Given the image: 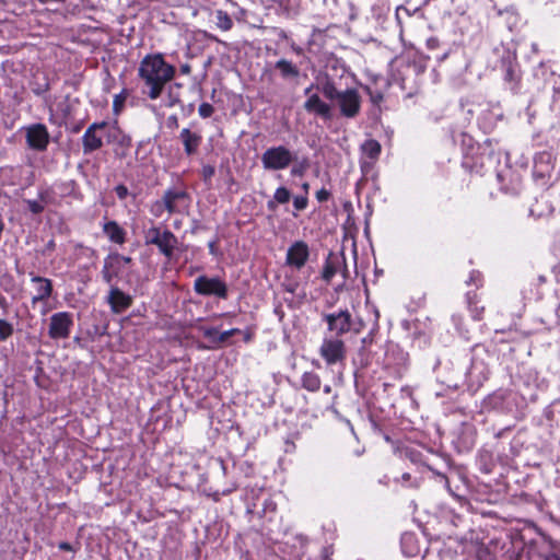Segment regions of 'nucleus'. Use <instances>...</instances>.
<instances>
[{
	"label": "nucleus",
	"mask_w": 560,
	"mask_h": 560,
	"mask_svg": "<svg viewBox=\"0 0 560 560\" xmlns=\"http://www.w3.org/2000/svg\"><path fill=\"white\" fill-rule=\"evenodd\" d=\"M8 306H9V304L7 302V299L3 295L0 294V307L2 310L7 311Z\"/></svg>",
	"instance_id": "0e129e2a"
},
{
	"label": "nucleus",
	"mask_w": 560,
	"mask_h": 560,
	"mask_svg": "<svg viewBox=\"0 0 560 560\" xmlns=\"http://www.w3.org/2000/svg\"><path fill=\"white\" fill-rule=\"evenodd\" d=\"M361 343H362V346H365L368 348V345L372 343V338L371 337H364V338H362Z\"/></svg>",
	"instance_id": "338daca9"
},
{
	"label": "nucleus",
	"mask_w": 560,
	"mask_h": 560,
	"mask_svg": "<svg viewBox=\"0 0 560 560\" xmlns=\"http://www.w3.org/2000/svg\"><path fill=\"white\" fill-rule=\"evenodd\" d=\"M102 231L109 242L122 245L127 240V231L115 220H106L102 224Z\"/></svg>",
	"instance_id": "393cba45"
},
{
	"label": "nucleus",
	"mask_w": 560,
	"mask_h": 560,
	"mask_svg": "<svg viewBox=\"0 0 560 560\" xmlns=\"http://www.w3.org/2000/svg\"><path fill=\"white\" fill-rule=\"evenodd\" d=\"M194 291L202 296H217L222 300L229 298L228 284L219 277L199 276L194 281Z\"/></svg>",
	"instance_id": "0eeeda50"
},
{
	"label": "nucleus",
	"mask_w": 560,
	"mask_h": 560,
	"mask_svg": "<svg viewBox=\"0 0 560 560\" xmlns=\"http://www.w3.org/2000/svg\"><path fill=\"white\" fill-rule=\"evenodd\" d=\"M114 258L117 259V260L122 261L124 266L125 265H130L132 262V258L131 257L120 255L119 253H117V256H114Z\"/></svg>",
	"instance_id": "4d7b16f0"
},
{
	"label": "nucleus",
	"mask_w": 560,
	"mask_h": 560,
	"mask_svg": "<svg viewBox=\"0 0 560 560\" xmlns=\"http://www.w3.org/2000/svg\"><path fill=\"white\" fill-rule=\"evenodd\" d=\"M436 380L447 389L457 390L465 382L466 366L458 359L438 360L434 366Z\"/></svg>",
	"instance_id": "20e7f679"
},
{
	"label": "nucleus",
	"mask_w": 560,
	"mask_h": 560,
	"mask_svg": "<svg viewBox=\"0 0 560 560\" xmlns=\"http://www.w3.org/2000/svg\"><path fill=\"white\" fill-rule=\"evenodd\" d=\"M550 160H551V154L548 153V152H541L539 153L536 159H535V162L536 164L538 163H550Z\"/></svg>",
	"instance_id": "864d4df0"
},
{
	"label": "nucleus",
	"mask_w": 560,
	"mask_h": 560,
	"mask_svg": "<svg viewBox=\"0 0 560 560\" xmlns=\"http://www.w3.org/2000/svg\"><path fill=\"white\" fill-rule=\"evenodd\" d=\"M215 174V168L212 165H203L201 170V176L207 185H211V179Z\"/></svg>",
	"instance_id": "ea45409f"
},
{
	"label": "nucleus",
	"mask_w": 560,
	"mask_h": 560,
	"mask_svg": "<svg viewBox=\"0 0 560 560\" xmlns=\"http://www.w3.org/2000/svg\"><path fill=\"white\" fill-rule=\"evenodd\" d=\"M202 334L205 338L211 339L215 342L219 331L214 327H208L202 329Z\"/></svg>",
	"instance_id": "8fccbe9b"
},
{
	"label": "nucleus",
	"mask_w": 560,
	"mask_h": 560,
	"mask_svg": "<svg viewBox=\"0 0 560 560\" xmlns=\"http://www.w3.org/2000/svg\"><path fill=\"white\" fill-rule=\"evenodd\" d=\"M364 90L370 96V101L373 105L378 106L383 102L384 95L381 91L372 90L370 86H364Z\"/></svg>",
	"instance_id": "58836bf2"
},
{
	"label": "nucleus",
	"mask_w": 560,
	"mask_h": 560,
	"mask_svg": "<svg viewBox=\"0 0 560 560\" xmlns=\"http://www.w3.org/2000/svg\"><path fill=\"white\" fill-rule=\"evenodd\" d=\"M189 199L190 197L185 189L174 187L164 191L161 201H158L156 206H163L170 214H173L179 211L182 202L189 201Z\"/></svg>",
	"instance_id": "a211bd4d"
},
{
	"label": "nucleus",
	"mask_w": 560,
	"mask_h": 560,
	"mask_svg": "<svg viewBox=\"0 0 560 560\" xmlns=\"http://www.w3.org/2000/svg\"><path fill=\"white\" fill-rule=\"evenodd\" d=\"M73 326V315L69 312H58L50 316L48 335L51 339L69 338Z\"/></svg>",
	"instance_id": "2eb2a0df"
},
{
	"label": "nucleus",
	"mask_w": 560,
	"mask_h": 560,
	"mask_svg": "<svg viewBox=\"0 0 560 560\" xmlns=\"http://www.w3.org/2000/svg\"><path fill=\"white\" fill-rule=\"evenodd\" d=\"M182 85L178 83L167 85V102L165 106L174 107L175 105L180 103L179 94L174 91V88H180Z\"/></svg>",
	"instance_id": "72a5a7b5"
},
{
	"label": "nucleus",
	"mask_w": 560,
	"mask_h": 560,
	"mask_svg": "<svg viewBox=\"0 0 560 560\" xmlns=\"http://www.w3.org/2000/svg\"><path fill=\"white\" fill-rule=\"evenodd\" d=\"M480 469L488 474L490 472V466H489V455L487 453H481L478 459Z\"/></svg>",
	"instance_id": "09e8293b"
},
{
	"label": "nucleus",
	"mask_w": 560,
	"mask_h": 560,
	"mask_svg": "<svg viewBox=\"0 0 560 560\" xmlns=\"http://www.w3.org/2000/svg\"><path fill=\"white\" fill-rule=\"evenodd\" d=\"M322 319L327 324V330L336 338L348 334L353 326L352 315L347 308L323 313Z\"/></svg>",
	"instance_id": "1a4fd4ad"
},
{
	"label": "nucleus",
	"mask_w": 560,
	"mask_h": 560,
	"mask_svg": "<svg viewBox=\"0 0 560 560\" xmlns=\"http://www.w3.org/2000/svg\"><path fill=\"white\" fill-rule=\"evenodd\" d=\"M56 247V243L54 240H50L47 244H46V249L47 250H54Z\"/></svg>",
	"instance_id": "69168bd1"
},
{
	"label": "nucleus",
	"mask_w": 560,
	"mask_h": 560,
	"mask_svg": "<svg viewBox=\"0 0 560 560\" xmlns=\"http://www.w3.org/2000/svg\"><path fill=\"white\" fill-rule=\"evenodd\" d=\"M80 104L78 97H71L67 94L56 104V113L54 112V121L58 126L66 125L69 119L74 116L75 107Z\"/></svg>",
	"instance_id": "aec40b11"
},
{
	"label": "nucleus",
	"mask_w": 560,
	"mask_h": 560,
	"mask_svg": "<svg viewBox=\"0 0 560 560\" xmlns=\"http://www.w3.org/2000/svg\"><path fill=\"white\" fill-rule=\"evenodd\" d=\"M176 68L166 62L160 52L149 54L142 58L138 67L141 81V93L151 101L158 100L174 79Z\"/></svg>",
	"instance_id": "f257e3e1"
},
{
	"label": "nucleus",
	"mask_w": 560,
	"mask_h": 560,
	"mask_svg": "<svg viewBox=\"0 0 560 560\" xmlns=\"http://www.w3.org/2000/svg\"><path fill=\"white\" fill-rule=\"evenodd\" d=\"M291 197V191L287 187L280 186L276 189L272 199L267 201V209L271 212H276L278 206L288 203Z\"/></svg>",
	"instance_id": "a878e982"
},
{
	"label": "nucleus",
	"mask_w": 560,
	"mask_h": 560,
	"mask_svg": "<svg viewBox=\"0 0 560 560\" xmlns=\"http://www.w3.org/2000/svg\"><path fill=\"white\" fill-rule=\"evenodd\" d=\"M427 468L432 471L435 480L442 482L452 495L460 498V494L457 493L458 486H456L455 490L452 488V483L456 480L464 481V477L458 468L451 466L448 463L444 464V468H438L430 464L427 465Z\"/></svg>",
	"instance_id": "9b49d317"
},
{
	"label": "nucleus",
	"mask_w": 560,
	"mask_h": 560,
	"mask_svg": "<svg viewBox=\"0 0 560 560\" xmlns=\"http://www.w3.org/2000/svg\"><path fill=\"white\" fill-rule=\"evenodd\" d=\"M143 238L145 245L156 246L168 260L173 258L174 250L178 245V238L172 231L155 225L144 231Z\"/></svg>",
	"instance_id": "39448f33"
},
{
	"label": "nucleus",
	"mask_w": 560,
	"mask_h": 560,
	"mask_svg": "<svg viewBox=\"0 0 560 560\" xmlns=\"http://www.w3.org/2000/svg\"><path fill=\"white\" fill-rule=\"evenodd\" d=\"M363 153L371 160H376L382 151L380 142L375 139H368L361 145Z\"/></svg>",
	"instance_id": "c85d7f7f"
},
{
	"label": "nucleus",
	"mask_w": 560,
	"mask_h": 560,
	"mask_svg": "<svg viewBox=\"0 0 560 560\" xmlns=\"http://www.w3.org/2000/svg\"><path fill=\"white\" fill-rule=\"evenodd\" d=\"M58 548L62 551H73L72 545L67 541L59 542Z\"/></svg>",
	"instance_id": "13d9d810"
},
{
	"label": "nucleus",
	"mask_w": 560,
	"mask_h": 560,
	"mask_svg": "<svg viewBox=\"0 0 560 560\" xmlns=\"http://www.w3.org/2000/svg\"><path fill=\"white\" fill-rule=\"evenodd\" d=\"M25 141L28 149L36 152H45L50 142V133L45 124L35 122L24 126Z\"/></svg>",
	"instance_id": "6e6552de"
},
{
	"label": "nucleus",
	"mask_w": 560,
	"mask_h": 560,
	"mask_svg": "<svg viewBox=\"0 0 560 560\" xmlns=\"http://www.w3.org/2000/svg\"><path fill=\"white\" fill-rule=\"evenodd\" d=\"M241 330L238 328H232L230 330H225L223 332H220L215 339L217 343H224L226 342L232 336L240 334Z\"/></svg>",
	"instance_id": "a19ab883"
},
{
	"label": "nucleus",
	"mask_w": 560,
	"mask_h": 560,
	"mask_svg": "<svg viewBox=\"0 0 560 560\" xmlns=\"http://www.w3.org/2000/svg\"><path fill=\"white\" fill-rule=\"evenodd\" d=\"M515 535L516 534L509 529H499L497 526L492 525V560L497 558L495 552L498 548L504 551V556H506L508 560L514 559L515 549L513 538Z\"/></svg>",
	"instance_id": "f8f14e48"
},
{
	"label": "nucleus",
	"mask_w": 560,
	"mask_h": 560,
	"mask_svg": "<svg viewBox=\"0 0 560 560\" xmlns=\"http://www.w3.org/2000/svg\"><path fill=\"white\" fill-rule=\"evenodd\" d=\"M114 191L119 200H125L130 195L128 187L124 184L117 185Z\"/></svg>",
	"instance_id": "49530a36"
},
{
	"label": "nucleus",
	"mask_w": 560,
	"mask_h": 560,
	"mask_svg": "<svg viewBox=\"0 0 560 560\" xmlns=\"http://www.w3.org/2000/svg\"><path fill=\"white\" fill-rule=\"evenodd\" d=\"M319 354L328 365L342 363L346 360V345L339 338H325Z\"/></svg>",
	"instance_id": "ddd939ff"
},
{
	"label": "nucleus",
	"mask_w": 560,
	"mask_h": 560,
	"mask_svg": "<svg viewBox=\"0 0 560 560\" xmlns=\"http://www.w3.org/2000/svg\"><path fill=\"white\" fill-rule=\"evenodd\" d=\"M215 24L222 31H230L233 26L231 16L223 10L215 11Z\"/></svg>",
	"instance_id": "c756f323"
},
{
	"label": "nucleus",
	"mask_w": 560,
	"mask_h": 560,
	"mask_svg": "<svg viewBox=\"0 0 560 560\" xmlns=\"http://www.w3.org/2000/svg\"><path fill=\"white\" fill-rule=\"evenodd\" d=\"M30 89L36 96L43 97L45 104L48 107L49 121L52 122L54 121V107H52L51 96L48 94V92L50 91V81H49L48 75L34 74L30 81Z\"/></svg>",
	"instance_id": "f3484780"
},
{
	"label": "nucleus",
	"mask_w": 560,
	"mask_h": 560,
	"mask_svg": "<svg viewBox=\"0 0 560 560\" xmlns=\"http://www.w3.org/2000/svg\"><path fill=\"white\" fill-rule=\"evenodd\" d=\"M208 248H209V253H210L211 255H217V241H215V240L210 241V242L208 243Z\"/></svg>",
	"instance_id": "bf43d9fd"
},
{
	"label": "nucleus",
	"mask_w": 560,
	"mask_h": 560,
	"mask_svg": "<svg viewBox=\"0 0 560 560\" xmlns=\"http://www.w3.org/2000/svg\"><path fill=\"white\" fill-rule=\"evenodd\" d=\"M354 363H359L361 368H365L370 363V352L365 346H361L358 351V358L354 359Z\"/></svg>",
	"instance_id": "c9c22d12"
},
{
	"label": "nucleus",
	"mask_w": 560,
	"mask_h": 560,
	"mask_svg": "<svg viewBox=\"0 0 560 560\" xmlns=\"http://www.w3.org/2000/svg\"><path fill=\"white\" fill-rule=\"evenodd\" d=\"M314 84H311L304 90V94L307 96L303 104L304 109L308 114H314L324 120H330L334 116L332 106L320 98L318 93L311 94Z\"/></svg>",
	"instance_id": "dca6fc26"
},
{
	"label": "nucleus",
	"mask_w": 560,
	"mask_h": 560,
	"mask_svg": "<svg viewBox=\"0 0 560 560\" xmlns=\"http://www.w3.org/2000/svg\"><path fill=\"white\" fill-rule=\"evenodd\" d=\"M13 332V325L5 319H0V342L9 339Z\"/></svg>",
	"instance_id": "f704fd0d"
},
{
	"label": "nucleus",
	"mask_w": 560,
	"mask_h": 560,
	"mask_svg": "<svg viewBox=\"0 0 560 560\" xmlns=\"http://www.w3.org/2000/svg\"><path fill=\"white\" fill-rule=\"evenodd\" d=\"M308 257V245L304 241H296L288 248L285 264L300 270L305 266Z\"/></svg>",
	"instance_id": "412c9836"
},
{
	"label": "nucleus",
	"mask_w": 560,
	"mask_h": 560,
	"mask_svg": "<svg viewBox=\"0 0 560 560\" xmlns=\"http://www.w3.org/2000/svg\"><path fill=\"white\" fill-rule=\"evenodd\" d=\"M298 283L284 284V290L289 293H295Z\"/></svg>",
	"instance_id": "052dcab7"
},
{
	"label": "nucleus",
	"mask_w": 560,
	"mask_h": 560,
	"mask_svg": "<svg viewBox=\"0 0 560 560\" xmlns=\"http://www.w3.org/2000/svg\"><path fill=\"white\" fill-rule=\"evenodd\" d=\"M340 265V260L332 253H329L327 259L325 260L322 278L326 282H330L334 276L337 273L338 267Z\"/></svg>",
	"instance_id": "cd10ccee"
},
{
	"label": "nucleus",
	"mask_w": 560,
	"mask_h": 560,
	"mask_svg": "<svg viewBox=\"0 0 560 560\" xmlns=\"http://www.w3.org/2000/svg\"><path fill=\"white\" fill-rule=\"evenodd\" d=\"M214 112V108L211 104L209 103H202L200 104L199 108H198V113L199 115L202 117V118H208L210 117Z\"/></svg>",
	"instance_id": "a18cd8bd"
},
{
	"label": "nucleus",
	"mask_w": 560,
	"mask_h": 560,
	"mask_svg": "<svg viewBox=\"0 0 560 560\" xmlns=\"http://www.w3.org/2000/svg\"><path fill=\"white\" fill-rule=\"evenodd\" d=\"M31 281L36 285V294L32 298L33 305L47 301L52 295L54 285L50 279L31 273Z\"/></svg>",
	"instance_id": "4be33fe9"
},
{
	"label": "nucleus",
	"mask_w": 560,
	"mask_h": 560,
	"mask_svg": "<svg viewBox=\"0 0 560 560\" xmlns=\"http://www.w3.org/2000/svg\"><path fill=\"white\" fill-rule=\"evenodd\" d=\"M166 125L168 128H177L178 127V118L176 115L168 116L166 120Z\"/></svg>",
	"instance_id": "6e6d98bb"
},
{
	"label": "nucleus",
	"mask_w": 560,
	"mask_h": 560,
	"mask_svg": "<svg viewBox=\"0 0 560 560\" xmlns=\"http://www.w3.org/2000/svg\"><path fill=\"white\" fill-rule=\"evenodd\" d=\"M129 95V91L127 89H122L119 94H116L113 101V112L118 115L125 106V102Z\"/></svg>",
	"instance_id": "473e14b6"
},
{
	"label": "nucleus",
	"mask_w": 560,
	"mask_h": 560,
	"mask_svg": "<svg viewBox=\"0 0 560 560\" xmlns=\"http://www.w3.org/2000/svg\"><path fill=\"white\" fill-rule=\"evenodd\" d=\"M396 482H401L402 486L418 488L419 483L417 480H412L411 475L409 472H404L400 479H395Z\"/></svg>",
	"instance_id": "37998d69"
},
{
	"label": "nucleus",
	"mask_w": 560,
	"mask_h": 560,
	"mask_svg": "<svg viewBox=\"0 0 560 560\" xmlns=\"http://www.w3.org/2000/svg\"><path fill=\"white\" fill-rule=\"evenodd\" d=\"M293 162H296V152L285 145L270 147L261 154V164L266 171L285 170Z\"/></svg>",
	"instance_id": "423d86ee"
},
{
	"label": "nucleus",
	"mask_w": 560,
	"mask_h": 560,
	"mask_svg": "<svg viewBox=\"0 0 560 560\" xmlns=\"http://www.w3.org/2000/svg\"><path fill=\"white\" fill-rule=\"evenodd\" d=\"M545 560H560V548L552 545V551L545 557Z\"/></svg>",
	"instance_id": "5fc2aeb1"
},
{
	"label": "nucleus",
	"mask_w": 560,
	"mask_h": 560,
	"mask_svg": "<svg viewBox=\"0 0 560 560\" xmlns=\"http://www.w3.org/2000/svg\"><path fill=\"white\" fill-rule=\"evenodd\" d=\"M308 205V198L307 196H295L293 198V207L296 211H302L304 209H306Z\"/></svg>",
	"instance_id": "c03bdc74"
},
{
	"label": "nucleus",
	"mask_w": 560,
	"mask_h": 560,
	"mask_svg": "<svg viewBox=\"0 0 560 560\" xmlns=\"http://www.w3.org/2000/svg\"><path fill=\"white\" fill-rule=\"evenodd\" d=\"M190 71H191V67L188 63H185V65L180 66V72L183 74H189Z\"/></svg>",
	"instance_id": "e2e57ef3"
},
{
	"label": "nucleus",
	"mask_w": 560,
	"mask_h": 560,
	"mask_svg": "<svg viewBox=\"0 0 560 560\" xmlns=\"http://www.w3.org/2000/svg\"><path fill=\"white\" fill-rule=\"evenodd\" d=\"M291 49L296 54V55H303L304 50L302 47L298 46L295 43H292L291 44Z\"/></svg>",
	"instance_id": "680f3d73"
},
{
	"label": "nucleus",
	"mask_w": 560,
	"mask_h": 560,
	"mask_svg": "<svg viewBox=\"0 0 560 560\" xmlns=\"http://www.w3.org/2000/svg\"><path fill=\"white\" fill-rule=\"evenodd\" d=\"M486 556H487V551H485V553H482V552L480 551V552L477 555L476 560H486V559H483V557H486Z\"/></svg>",
	"instance_id": "774afa93"
},
{
	"label": "nucleus",
	"mask_w": 560,
	"mask_h": 560,
	"mask_svg": "<svg viewBox=\"0 0 560 560\" xmlns=\"http://www.w3.org/2000/svg\"><path fill=\"white\" fill-rule=\"evenodd\" d=\"M108 127V122H93L91 124L82 136V151L84 155L92 154L104 145V133Z\"/></svg>",
	"instance_id": "9d476101"
},
{
	"label": "nucleus",
	"mask_w": 560,
	"mask_h": 560,
	"mask_svg": "<svg viewBox=\"0 0 560 560\" xmlns=\"http://www.w3.org/2000/svg\"><path fill=\"white\" fill-rule=\"evenodd\" d=\"M24 203L27 205V208L28 210L33 213V214H39L44 211V206L36 201V200H31V199H24Z\"/></svg>",
	"instance_id": "79ce46f5"
},
{
	"label": "nucleus",
	"mask_w": 560,
	"mask_h": 560,
	"mask_svg": "<svg viewBox=\"0 0 560 560\" xmlns=\"http://www.w3.org/2000/svg\"><path fill=\"white\" fill-rule=\"evenodd\" d=\"M178 138L184 145V152L187 156L195 155L202 143V136L199 132L191 131L189 128L182 129Z\"/></svg>",
	"instance_id": "5701e85b"
},
{
	"label": "nucleus",
	"mask_w": 560,
	"mask_h": 560,
	"mask_svg": "<svg viewBox=\"0 0 560 560\" xmlns=\"http://www.w3.org/2000/svg\"><path fill=\"white\" fill-rule=\"evenodd\" d=\"M77 188H78V185H77L75 180H73V179L68 180L62 184V190L68 195L74 194Z\"/></svg>",
	"instance_id": "3c124183"
},
{
	"label": "nucleus",
	"mask_w": 560,
	"mask_h": 560,
	"mask_svg": "<svg viewBox=\"0 0 560 560\" xmlns=\"http://www.w3.org/2000/svg\"><path fill=\"white\" fill-rule=\"evenodd\" d=\"M272 68L273 71H276L278 75L284 81H295L300 78L301 74V70L298 65L285 58L277 60Z\"/></svg>",
	"instance_id": "b1692460"
},
{
	"label": "nucleus",
	"mask_w": 560,
	"mask_h": 560,
	"mask_svg": "<svg viewBox=\"0 0 560 560\" xmlns=\"http://www.w3.org/2000/svg\"><path fill=\"white\" fill-rule=\"evenodd\" d=\"M106 302L113 314H121L132 305L133 299L117 285H112L106 296Z\"/></svg>",
	"instance_id": "6ab92c4d"
},
{
	"label": "nucleus",
	"mask_w": 560,
	"mask_h": 560,
	"mask_svg": "<svg viewBox=\"0 0 560 560\" xmlns=\"http://www.w3.org/2000/svg\"><path fill=\"white\" fill-rule=\"evenodd\" d=\"M492 52L498 57L493 70L501 73L508 90L516 92L522 79L516 56V45L511 42L506 46L495 47Z\"/></svg>",
	"instance_id": "7ed1b4c3"
},
{
	"label": "nucleus",
	"mask_w": 560,
	"mask_h": 560,
	"mask_svg": "<svg viewBox=\"0 0 560 560\" xmlns=\"http://www.w3.org/2000/svg\"><path fill=\"white\" fill-rule=\"evenodd\" d=\"M101 276L103 281L108 284L110 288L114 284V280L118 277L110 268L104 262L103 268L101 270Z\"/></svg>",
	"instance_id": "e433bc0d"
},
{
	"label": "nucleus",
	"mask_w": 560,
	"mask_h": 560,
	"mask_svg": "<svg viewBox=\"0 0 560 560\" xmlns=\"http://www.w3.org/2000/svg\"><path fill=\"white\" fill-rule=\"evenodd\" d=\"M331 194L326 188H322L316 192V199L318 202H325L330 198Z\"/></svg>",
	"instance_id": "603ef678"
},
{
	"label": "nucleus",
	"mask_w": 560,
	"mask_h": 560,
	"mask_svg": "<svg viewBox=\"0 0 560 560\" xmlns=\"http://www.w3.org/2000/svg\"><path fill=\"white\" fill-rule=\"evenodd\" d=\"M406 454L410 458V460L413 463H419L425 467H427V465H429V463H427L422 459V454L418 451H408Z\"/></svg>",
	"instance_id": "de8ad7c7"
},
{
	"label": "nucleus",
	"mask_w": 560,
	"mask_h": 560,
	"mask_svg": "<svg viewBox=\"0 0 560 560\" xmlns=\"http://www.w3.org/2000/svg\"><path fill=\"white\" fill-rule=\"evenodd\" d=\"M316 90L320 92L330 105L339 110V115L347 119H354L361 112L362 98L355 88L340 90L334 79L328 74L317 78Z\"/></svg>",
	"instance_id": "f03ea898"
},
{
	"label": "nucleus",
	"mask_w": 560,
	"mask_h": 560,
	"mask_svg": "<svg viewBox=\"0 0 560 560\" xmlns=\"http://www.w3.org/2000/svg\"><path fill=\"white\" fill-rule=\"evenodd\" d=\"M497 182L499 190L510 197H516L522 190L521 176L510 166L497 172Z\"/></svg>",
	"instance_id": "4468645a"
},
{
	"label": "nucleus",
	"mask_w": 560,
	"mask_h": 560,
	"mask_svg": "<svg viewBox=\"0 0 560 560\" xmlns=\"http://www.w3.org/2000/svg\"><path fill=\"white\" fill-rule=\"evenodd\" d=\"M114 256H117V252L109 253L104 258V261L110 268L112 271H114L117 276H119V273L124 269V264H122V261L115 259Z\"/></svg>",
	"instance_id": "2f4dec72"
},
{
	"label": "nucleus",
	"mask_w": 560,
	"mask_h": 560,
	"mask_svg": "<svg viewBox=\"0 0 560 560\" xmlns=\"http://www.w3.org/2000/svg\"><path fill=\"white\" fill-rule=\"evenodd\" d=\"M322 385L320 377L313 371H307L302 374L301 386L307 392H318Z\"/></svg>",
	"instance_id": "bb28decb"
},
{
	"label": "nucleus",
	"mask_w": 560,
	"mask_h": 560,
	"mask_svg": "<svg viewBox=\"0 0 560 560\" xmlns=\"http://www.w3.org/2000/svg\"><path fill=\"white\" fill-rule=\"evenodd\" d=\"M481 362H479L478 358H475L471 362V376H477L480 374L483 381L488 380V371L486 368L481 366Z\"/></svg>",
	"instance_id": "4c0bfd02"
},
{
	"label": "nucleus",
	"mask_w": 560,
	"mask_h": 560,
	"mask_svg": "<svg viewBox=\"0 0 560 560\" xmlns=\"http://www.w3.org/2000/svg\"><path fill=\"white\" fill-rule=\"evenodd\" d=\"M308 166H310V164H308L307 158H303L300 160L299 156L296 155V162L292 163L290 174L293 177H302V176H304Z\"/></svg>",
	"instance_id": "7c9ffc66"
}]
</instances>
